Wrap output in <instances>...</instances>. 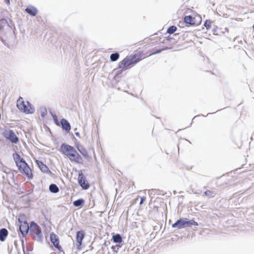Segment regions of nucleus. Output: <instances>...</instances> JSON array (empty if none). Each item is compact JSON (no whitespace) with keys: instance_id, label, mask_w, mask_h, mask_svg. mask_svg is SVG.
<instances>
[{"instance_id":"obj_2","label":"nucleus","mask_w":254,"mask_h":254,"mask_svg":"<svg viewBox=\"0 0 254 254\" xmlns=\"http://www.w3.org/2000/svg\"><path fill=\"white\" fill-rule=\"evenodd\" d=\"M191 225L198 226V224L193 219L189 220L187 218H180L172 225V227L180 230L186 227H190Z\"/></svg>"},{"instance_id":"obj_6","label":"nucleus","mask_w":254,"mask_h":254,"mask_svg":"<svg viewBox=\"0 0 254 254\" xmlns=\"http://www.w3.org/2000/svg\"><path fill=\"white\" fill-rule=\"evenodd\" d=\"M78 182L83 190H87L89 188V184L82 173L78 174Z\"/></svg>"},{"instance_id":"obj_10","label":"nucleus","mask_w":254,"mask_h":254,"mask_svg":"<svg viewBox=\"0 0 254 254\" xmlns=\"http://www.w3.org/2000/svg\"><path fill=\"white\" fill-rule=\"evenodd\" d=\"M119 67L120 68H123L125 70L129 69L133 66L132 65L131 62L129 60L128 57L124 58L121 62L119 64Z\"/></svg>"},{"instance_id":"obj_1","label":"nucleus","mask_w":254,"mask_h":254,"mask_svg":"<svg viewBox=\"0 0 254 254\" xmlns=\"http://www.w3.org/2000/svg\"><path fill=\"white\" fill-rule=\"evenodd\" d=\"M12 156L20 172L25 175L28 179H32L33 176L32 170L25 160L16 152L14 153Z\"/></svg>"},{"instance_id":"obj_24","label":"nucleus","mask_w":254,"mask_h":254,"mask_svg":"<svg viewBox=\"0 0 254 254\" xmlns=\"http://www.w3.org/2000/svg\"><path fill=\"white\" fill-rule=\"evenodd\" d=\"M120 57V55L119 53L116 52L111 54L110 58L112 62H116L117 61Z\"/></svg>"},{"instance_id":"obj_25","label":"nucleus","mask_w":254,"mask_h":254,"mask_svg":"<svg viewBox=\"0 0 254 254\" xmlns=\"http://www.w3.org/2000/svg\"><path fill=\"white\" fill-rule=\"evenodd\" d=\"M216 193L214 191H212L210 190H207L203 192V195L208 196L210 197H213L215 196Z\"/></svg>"},{"instance_id":"obj_9","label":"nucleus","mask_w":254,"mask_h":254,"mask_svg":"<svg viewBox=\"0 0 254 254\" xmlns=\"http://www.w3.org/2000/svg\"><path fill=\"white\" fill-rule=\"evenodd\" d=\"M69 160L78 164H83V160L82 157L78 153L76 150L73 153L70 154V156L68 157Z\"/></svg>"},{"instance_id":"obj_27","label":"nucleus","mask_w":254,"mask_h":254,"mask_svg":"<svg viewBox=\"0 0 254 254\" xmlns=\"http://www.w3.org/2000/svg\"><path fill=\"white\" fill-rule=\"evenodd\" d=\"M20 98L18 99V100L17 101V106L18 107V108L21 111V106H23L24 108H26L27 107V104H26V102H25L24 101H21L20 102Z\"/></svg>"},{"instance_id":"obj_33","label":"nucleus","mask_w":254,"mask_h":254,"mask_svg":"<svg viewBox=\"0 0 254 254\" xmlns=\"http://www.w3.org/2000/svg\"><path fill=\"white\" fill-rule=\"evenodd\" d=\"M163 50L164 49L157 50L156 51L153 52L152 54H151L150 55H154L161 53L163 51Z\"/></svg>"},{"instance_id":"obj_35","label":"nucleus","mask_w":254,"mask_h":254,"mask_svg":"<svg viewBox=\"0 0 254 254\" xmlns=\"http://www.w3.org/2000/svg\"><path fill=\"white\" fill-rule=\"evenodd\" d=\"M75 134L76 135V136H78V137H80V133H79V132H76L75 133Z\"/></svg>"},{"instance_id":"obj_21","label":"nucleus","mask_w":254,"mask_h":254,"mask_svg":"<svg viewBox=\"0 0 254 254\" xmlns=\"http://www.w3.org/2000/svg\"><path fill=\"white\" fill-rule=\"evenodd\" d=\"M49 190L51 192L56 193L59 191V189L57 185L52 184L49 186Z\"/></svg>"},{"instance_id":"obj_32","label":"nucleus","mask_w":254,"mask_h":254,"mask_svg":"<svg viewBox=\"0 0 254 254\" xmlns=\"http://www.w3.org/2000/svg\"><path fill=\"white\" fill-rule=\"evenodd\" d=\"M121 247V246L119 245H116V246H113L111 247V249L115 253H117L119 249Z\"/></svg>"},{"instance_id":"obj_11","label":"nucleus","mask_w":254,"mask_h":254,"mask_svg":"<svg viewBox=\"0 0 254 254\" xmlns=\"http://www.w3.org/2000/svg\"><path fill=\"white\" fill-rule=\"evenodd\" d=\"M128 58L132 66H134L142 59L141 55L139 53H135L133 55H130L129 57H128Z\"/></svg>"},{"instance_id":"obj_22","label":"nucleus","mask_w":254,"mask_h":254,"mask_svg":"<svg viewBox=\"0 0 254 254\" xmlns=\"http://www.w3.org/2000/svg\"><path fill=\"white\" fill-rule=\"evenodd\" d=\"M85 202L83 198H79L73 201V204L75 207H80L82 206Z\"/></svg>"},{"instance_id":"obj_17","label":"nucleus","mask_w":254,"mask_h":254,"mask_svg":"<svg viewBox=\"0 0 254 254\" xmlns=\"http://www.w3.org/2000/svg\"><path fill=\"white\" fill-rule=\"evenodd\" d=\"M85 234L83 231H77L76 235V240L79 245L80 246L82 244V241L84 238Z\"/></svg>"},{"instance_id":"obj_16","label":"nucleus","mask_w":254,"mask_h":254,"mask_svg":"<svg viewBox=\"0 0 254 254\" xmlns=\"http://www.w3.org/2000/svg\"><path fill=\"white\" fill-rule=\"evenodd\" d=\"M25 11L32 16H35L38 13L37 8L33 6H29L25 9Z\"/></svg>"},{"instance_id":"obj_40","label":"nucleus","mask_w":254,"mask_h":254,"mask_svg":"<svg viewBox=\"0 0 254 254\" xmlns=\"http://www.w3.org/2000/svg\"><path fill=\"white\" fill-rule=\"evenodd\" d=\"M14 245L15 246V247L17 246V244H16V242H14Z\"/></svg>"},{"instance_id":"obj_41","label":"nucleus","mask_w":254,"mask_h":254,"mask_svg":"<svg viewBox=\"0 0 254 254\" xmlns=\"http://www.w3.org/2000/svg\"><path fill=\"white\" fill-rule=\"evenodd\" d=\"M195 193H196V194H199V192H195Z\"/></svg>"},{"instance_id":"obj_30","label":"nucleus","mask_w":254,"mask_h":254,"mask_svg":"<svg viewBox=\"0 0 254 254\" xmlns=\"http://www.w3.org/2000/svg\"><path fill=\"white\" fill-rule=\"evenodd\" d=\"M51 115H52V117L53 118V120H54V121L55 124L57 126H59L60 125V123L59 122L57 116L56 114H53V113H51Z\"/></svg>"},{"instance_id":"obj_12","label":"nucleus","mask_w":254,"mask_h":254,"mask_svg":"<svg viewBox=\"0 0 254 254\" xmlns=\"http://www.w3.org/2000/svg\"><path fill=\"white\" fill-rule=\"evenodd\" d=\"M5 137L12 143H17L19 141L18 137L11 129L9 130L8 135L6 136Z\"/></svg>"},{"instance_id":"obj_26","label":"nucleus","mask_w":254,"mask_h":254,"mask_svg":"<svg viewBox=\"0 0 254 254\" xmlns=\"http://www.w3.org/2000/svg\"><path fill=\"white\" fill-rule=\"evenodd\" d=\"M177 28L175 26H171L168 28L167 33L169 34H173L177 31Z\"/></svg>"},{"instance_id":"obj_19","label":"nucleus","mask_w":254,"mask_h":254,"mask_svg":"<svg viewBox=\"0 0 254 254\" xmlns=\"http://www.w3.org/2000/svg\"><path fill=\"white\" fill-rule=\"evenodd\" d=\"M8 235V231L5 228L0 229V241L3 242L5 241Z\"/></svg>"},{"instance_id":"obj_42","label":"nucleus","mask_w":254,"mask_h":254,"mask_svg":"<svg viewBox=\"0 0 254 254\" xmlns=\"http://www.w3.org/2000/svg\"><path fill=\"white\" fill-rule=\"evenodd\" d=\"M253 29H254V25H253Z\"/></svg>"},{"instance_id":"obj_15","label":"nucleus","mask_w":254,"mask_h":254,"mask_svg":"<svg viewBox=\"0 0 254 254\" xmlns=\"http://www.w3.org/2000/svg\"><path fill=\"white\" fill-rule=\"evenodd\" d=\"M36 163L42 172L45 173H51V172L49 170V168L42 161L36 160Z\"/></svg>"},{"instance_id":"obj_4","label":"nucleus","mask_w":254,"mask_h":254,"mask_svg":"<svg viewBox=\"0 0 254 254\" xmlns=\"http://www.w3.org/2000/svg\"><path fill=\"white\" fill-rule=\"evenodd\" d=\"M184 21L186 24L191 26L197 25L201 22V17L199 15L196 17H194L191 15H187L184 17Z\"/></svg>"},{"instance_id":"obj_34","label":"nucleus","mask_w":254,"mask_h":254,"mask_svg":"<svg viewBox=\"0 0 254 254\" xmlns=\"http://www.w3.org/2000/svg\"><path fill=\"white\" fill-rule=\"evenodd\" d=\"M146 199V197H144V196H143V197H141V199H140V204H142L144 201Z\"/></svg>"},{"instance_id":"obj_29","label":"nucleus","mask_w":254,"mask_h":254,"mask_svg":"<svg viewBox=\"0 0 254 254\" xmlns=\"http://www.w3.org/2000/svg\"><path fill=\"white\" fill-rule=\"evenodd\" d=\"M40 115L42 117L44 118L47 114V111L45 107H41L40 109Z\"/></svg>"},{"instance_id":"obj_20","label":"nucleus","mask_w":254,"mask_h":254,"mask_svg":"<svg viewBox=\"0 0 254 254\" xmlns=\"http://www.w3.org/2000/svg\"><path fill=\"white\" fill-rule=\"evenodd\" d=\"M112 240L115 243H121L123 242L122 237L119 234H114L112 237Z\"/></svg>"},{"instance_id":"obj_8","label":"nucleus","mask_w":254,"mask_h":254,"mask_svg":"<svg viewBox=\"0 0 254 254\" xmlns=\"http://www.w3.org/2000/svg\"><path fill=\"white\" fill-rule=\"evenodd\" d=\"M50 241L56 249L60 252L62 251V248L59 244V237L53 232L50 234Z\"/></svg>"},{"instance_id":"obj_5","label":"nucleus","mask_w":254,"mask_h":254,"mask_svg":"<svg viewBox=\"0 0 254 254\" xmlns=\"http://www.w3.org/2000/svg\"><path fill=\"white\" fill-rule=\"evenodd\" d=\"M18 221L20 224L19 227V231L22 236L25 237L29 232V224L26 221H22L20 219H18Z\"/></svg>"},{"instance_id":"obj_37","label":"nucleus","mask_w":254,"mask_h":254,"mask_svg":"<svg viewBox=\"0 0 254 254\" xmlns=\"http://www.w3.org/2000/svg\"><path fill=\"white\" fill-rule=\"evenodd\" d=\"M4 1L6 3H9L10 2V0H4Z\"/></svg>"},{"instance_id":"obj_31","label":"nucleus","mask_w":254,"mask_h":254,"mask_svg":"<svg viewBox=\"0 0 254 254\" xmlns=\"http://www.w3.org/2000/svg\"><path fill=\"white\" fill-rule=\"evenodd\" d=\"M211 21L209 20H206L204 23V26L206 28V29H209L211 27Z\"/></svg>"},{"instance_id":"obj_39","label":"nucleus","mask_w":254,"mask_h":254,"mask_svg":"<svg viewBox=\"0 0 254 254\" xmlns=\"http://www.w3.org/2000/svg\"><path fill=\"white\" fill-rule=\"evenodd\" d=\"M22 246H23V249H24V246H23V245H24V242H23V241H22Z\"/></svg>"},{"instance_id":"obj_38","label":"nucleus","mask_w":254,"mask_h":254,"mask_svg":"<svg viewBox=\"0 0 254 254\" xmlns=\"http://www.w3.org/2000/svg\"><path fill=\"white\" fill-rule=\"evenodd\" d=\"M104 245L105 246H108V245L107 244V242H106V241L105 242V243H104Z\"/></svg>"},{"instance_id":"obj_43","label":"nucleus","mask_w":254,"mask_h":254,"mask_svg":"<svg viewBox=\"0 0 254 254\" xmlns=\"http://www.w3.org/2000/svg\"><path fill=\"white\" fill-rule=\"evenodd\" d=\"M212 113H208L207 114V115H209V114H212Z\"/></svg>"},{"instance_id":"obj_3","label":"nucleus","mask_w":254,"mask_h":254,"mask_svg":"<svg viewBox=\"0 0 254 254\" xmlns=\"http://www.w3.org/2000/svg\"><path fill=\"white\" fill-rule=\"evenodd\" d=\"M30 233L33 236L34 240L37 242H42L43 241V234L40 226L34 221H32L30 224Z\"/></svg>"},{"instance_id":"obj_14","label":"nucleus","mask_w":254,"mask_h":254,"mask_svg":"<svg viewBox=\"0 0 254 254\" xmlns=\"http://www.w3.org/2000/svg\"><path fill=\"white\" fill-rule=\"evenodd\" d=\"M61 124L62 129L66 132H68L70 129L71 126L69 123L65 119H62L61 120Z\"/></svg>"},{"instance_id":"obj_23","label":"nucleus","mask_w":254,"mask_h":254,"mask_svg":"<svg viewBox=\"0 0 254 254\" xmlns=\"http://www.w3.org/2000/svg\"><path fill=\"white\" fill-rule=\"evenodd\" d=\"M8 25V24L5 18H1L0 19V31H2L5 26Z\"/></svg>"},{"instance_id":"obj_13","label":"nucleus","mask_w":254,"mask_h":254,"mask_svg":"<svg viewBox=\"0 0 254 254\" xmlns=\"http://www.w3.org/2000/svg\"><path fill=\"white\" fill-rule=\"evenodd\" d=\"M26 104H27L26 108H24L23 105L21 106V111L26 114H33L35 112L33 106L28 101H26Z\"/></svg>"},{"instance_id":"obj_28","label":"nucleus","mask_w":254,"mask_h":254,"mask_svg":"<svg viewBox=\"0 0 254 254\" xmlns=\"http://www.w3.org/2000/svg\"><path fill=\"white\" fill-rule=\"evenodd\" d=\"M125 70L123 68H120L119 66L114 70V72L115 73L116 76H118L121 74Z\"/></svg>"},{"instance_id":"obj_18","label":"nucleus","mask_w":254,"mask_h":254,"mask_svg":"<svg viewBox=\"0 0 254 254\" xmlns=\"http://www.w3.org/2000/svg\"><path fill=\"white\" fill-rule=\"evenodd\" d=\"M76 147L79 152L86 158H89V156L88 154L86 149L82 145L76 144Z\"/></svg>"},{"instance_id":"obj_7","label":"nucleus","mask_w":254,"mask_h":254,"mask_svg":"<svg viewBox=\"0 0 254 254\" xmlns=\"http://www.w3.org/2000/svg\"><path fill=\"white\" fill-rule=\"evenodd\" d=\"M61 149L63 153L68 157L70 156L71 153H73L76 151L75 149L73 146L65 143H63L61 145Z\"/></svg>"},{"instance_id":"obj_36","label":"nucleus","mask_w":254,"mask_h":254,"mask_svg":"<svg viewBox=\"0 0 254 254\" xmlns=\"http://www.w3.org/2000/svg\"><path fill=\"white\" fill-rule=\"evenodd\" d=\"M172 39V38L170 37V36H168L166 38V40L167 41H171V40Z\"/></svg>"}]
</instances>
